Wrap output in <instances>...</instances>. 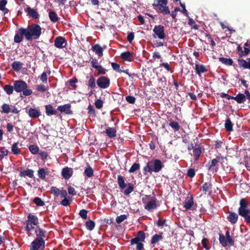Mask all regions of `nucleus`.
<instances>
[{"label": "nucleus", "mask_w": 250, "mask_h": 250, "mask_svg": "<svg viewBox=\"0 0 250 250\" xmlns=\"http://www.w3.org/2000/svg\"><path fill=\"white\" fill-rule=\"evenodd\" d=\"M248 62L243 59H239L238 61L239 65L244 68L250 69V58L248 59Z\"/></svg>", "instance_id": "393cba45"}, {"label": "nucleus", "mask_w": 250, "mask_h": 250, "mask_svg": "<svg viewBox=\"0 0 250 250\" xmlns=\"http://www.w3.org/2000/svg\"><path fill=\"white\" fill-rule=\"evenodd\" d=\"M66 44V40L62 37H58L55 40L54 45L58 48H63L65 47Z\"/></svg>", "instance_id": "2eb2a0df"}, {"label": "nucleus", "mask_w": 250, "mask_h": 250, "mask_svg": "<svg viewBox=\"0 0 250 250\" xmlns=\"http://www.w3.org/2000/svg\"><path fill=\"white\" fill-rule=\"evenodd\" d=\"M25 39L27 41L38 39L42 34V28L37 24H32L26 28Z\"/></svg>", "instance_id": "f257e3e1"}, {"label": "nucleus", "mask_w": 250, "mask_h": 250, "mask_svg": "<svg viewBox=\"0 0 250 250\" xmlns=\"http://www.w3.org/2000/svg\"><path fill=\"white\" fill-rule=\"evenodd\" d=\"M146 235L144 231H139L137 234V236L130 240L131 245H135L136 246L137 250H143L144 244L142 242L145 241Z\"/></svg>", "instance_id": "39448f33"}, {"label": "nucleus", "mask_w": 250, "mask_h": 250, "mask_svg": "<svg viewBox=\"0 0 250 250\" xmlns=\"http://www.w3.org/2000/svg\"><path fill=\"white\" fill-rule=\"evenodd\" d=\"M142 202L145 204L144 208L149 211H152L158 207L157 199L150 195H145L142 198Z\"/></svg>", "instance_id": "20e7f679"}, {"label": "nucleus", "mask_w": 250, "mask_h": 250, "mask_svg": "<svg viewBox=\"0 0 250 250\" xmlns=\"http://www.w3.org/2000/svg\"><path fill=\"white\" fill-rule=\"evenodd\" d=\"M7 3L6 0H0V10L2 11L4 14L8 12V9L5 8Z\"/></svg>", "instance_id": "e433bc0d"}, {"label": "nucleus", "mask_w": 250, "mask_h": 250, "mask_svg": "<svg viewBox=\"0 0 250 250\" xmlns=\"http://www.w3.org/2000/svg\"><path fill=\"white\" fill-rule=\"evenodd\" d=\"M219 60L222 63L227 65H231L233 63V61L232 59L229 58H225L223 57H220L219 58Z\"/></svg>", "instance_id": "a19ab883"}, {"label": "nucleus", "mask_w": 250, "mask_h": 250, "mask_svg": "<svg viewBox=\"0 0 250 250\" xmlns=\"http://www.w3.org/2000/svg\"><path fill=\"white\" fill-rule=\"evenodd\" d=\"M4 91L8 94L11 95L13 93L14 87L11 85H6L3 88Z\"/></svg>", "instance_id": "de8ad7c7"}, {"label": "nucleus", "mask_w": 250, "mask_h": 250, "mask_svg": "<svg viewBox=\"0 0 250 250\" xmlns=\"http://www.w3.org/2000/svg\"><path fill=\"white\" fill-rule=\"evenodd\" d=\"M87 211L85 209H83L80 210L79 212L80 216L84 219H86L87 218Z\"/></svg>", "instance_id": "e2e57ef3"}, {"label": "nucleus", "mask_w": 250, "mask_h": 250, "mask_svg": "<svg viewBox=\"0 0 250 250\" xmlns=\"http://www.w3.org/2000/svg\"><path fill=\"white\" fill-rule=\"evenodd\" d=\"M33 175L34 171L30 169L21 171L20 173V176L21 177H24L25 176H27L30 178H32L33 177Z\"/></svg>", "instance_id": "cd10ccee"}, {"label": "nucleus", "mask_w": 250, "mask_h": 250, "mask_svg": "<svg viewBox=\"0 0 250 250\" xmlns=\"http://www.w3.org/2000/svg\"><path fill=\"white\" fill-rule=\"evenodd\" d=\"M26 12L28 13V14L31 16L34 19H37L39 18V15L38 12L30 7H27L26 9Z\"/></svg>", "instance_id": "c85d7f7f"}, {"label": "nucleus", "mask_w": 250, "mask_h": 250, "mask_svg": "<svg viewBox=\"0 0 250 250\" xmlns=\"http://www.w3.org/2000/svg\"><path fill=\"white\" fill-rule=\"evenodd\" d=\"M195 70L196 73L200 75L201 73L206 72L208 70L203 65H200L199 64H196L195 66Z\"/></svg>", "instance_id": "a878e982"}, {"label": "nucleus", "mask_w": 250, "mask_h": 250, "mask_svg": "<svg viewBox=\"0 0 250 250\" xmlns=\"http://www.w3.org/2000/svg\"><path fill=\"white\" fill-rule=\"evenodd\" d=\"M45 112L47 116H50L54 115L57 114V110L54 109L51 104H48L45 105Z\"/></svg>", "instance_id": "b1692460"}, {"label": "nucleus", "mask_w": 250, "mask_h": 250, "mask_svg": "<svg viewBox=\"0 0 250 250\" xmlns=\"http://www.w3.org/2000/svg\"><path fill=\"white\" fill-rule=\"evenodd\" d=\"M95 105L98 109H101L103 106V102L100 99H98L95 102Z\"/></svg>", "instance_id": "680f3d73"}, {"label": "nucleus", "mask_w": 250, "mask_h": 250, "mask_svg": "<svg viewBox=\"0 0 250 250\" xmlns=\"http://www.w3.org/2000/svg\"><path fill=\"white\" fill-rule=\"evenodd\" d=\"M97 84L100 88L106 89L110 85V80L107 77L101 76L97 79Z\"/></svg>", "instance_id": "f8f14e48"}, {"label": "nucleus", "mask_w": 250, "mask_h": 250, "mask_svg": "<svg viewBox=\"0 0 250 250\" xmlns=\"http://www.w3.org/2000/svg\"><path fill=\"white\" fill-rule=\"evenodd\" d=\"M169 125L175 131H178L180 129V125L178 123L175 121H171L169 123Z\"/></svg>", "instance_id": "864d4df0"}, {"label": "nucleus", "mask_w": 250, "mask_h": 250, "mask_svg": "<svg viewBox=\"0 0 250 250\" xmlns=\"http://www.w3.org/2000/svg\"><path fill=\"white\" fill-rule=\"evenodd\" d=\"M72 201V199L71 197H68V198H64L61 202V204L63 206H69Z\"/></svg>", "instance_id": "3c124183"}, {"label": "nucleus", "mask_w": 250, "mask_h": 250, "mask_svg": "<svg viewBox=\"0 0 250 250\" xmlns=\"http://www.w3.org/2000/svg\"><path fill=\"white\" fill-rule=\"evenodd\" d=\"M111 66L114 70L118 71L119 72H122V70L120 69V66L119 64L115 62H112Z\"/></svg>", "instance_id": "0e129e2a"}, {"label": "nucleus", "mask_w": 250, "mask_h": 250, "mask_svg": "<svg viewBox=\"0 0 250 250\" xmlns=\"http://www.w3.org/2000/svg\"><path fill=\"white\" fill-rule=\"evenodd\" d=\"M29 248L30 250H44L45 248V241L36 238L31 242Z\"/></svg>", "instance_id": "6e6552de"}, {"label": "nucleus", "mask_w": 250, "mask_h": 250, "mask_svg": "<svg viewBox=\"0 0 250 250\" xmlns=\"http://www.w3.org/2000/svg\"><path fill=\"white\" fill-rule=\"evenodd\" d=\"M187 175L190 178H193L195 175V172L194 169L189 168L187 172Z\"/></svg>", "instance_id": "338daca9"}, {"label": "nucleus", "mask_w": 250, "mask_h": 250, "mask_svg": "<svg viewBox=\"0 0 250 250\" xmlns=\"http://www.w3.org/2000/svg\"><path fill=\"white\" fill-rule=\"evenodd\" d=\"M140 168V164L139 163H134L129 169L130 173H133Z\"/></svg>", "instance_id": "5fc2aeb1"}, {"label": "nucleus", "mask_w": 250, "mask_h": 250, "mask_svg": "<svg viewBox=\"0 0 250 250\" xmlns=\"http://www.w3.org/2000/svg\"><path fill=\"white\" fill-rule=\"evenodd\" d=\"M49 18L50 21L54 22H57L59 20L57 14L54 11H50L49 12Z\"/></svg>", "instance_id": "ea45409f"}, {"label": "nucleus", "mask_w": 250, "mask_h": 250, "mask_svg": "<svg viewBox=\"0 0 250 250\" xmlns=\"http://www.w3.org/2000/svg\"><path fill=\"white\" fill-rule=\"evenodd\" d=\"M225 129L227 131H231L233 130V125L229 118H227L225 124Z\"/></svg>", "instance_id": "c9c22d12"}, {"label": "nucleus", "mask_w": 250, "mask_h": 250, "mask_svg": "<svg viewBox=\"0 0 250 250\" xmlns=\"http://www.w3.org/2000/svg\"><path fill=\"white\" fill-rule=\"evenodd\" d=\"M211 188V185L208 183H205L202 186V189L205 192H207Z\"/></svg>", "instance_id": "052dcab7"}, {"label": "nucleus", "mask_w": 250, "mask_h": 250, "mask_svg": "<svg viewBox=\"0 0 250 250\" xmlns=\"http://www.w3.org/2000/svg\"><path fill=\"white\" fill-rule=\"evenodd\" d=\"M34 203L38 206H43L44 202L39 197H36L34 199Z\"/></svg>", "instance_id": "4d7b16f0"}, {"label": "nucleus", "mask_w": 250, "mask_h": 250, "mask_svg": "<svg viewBox=\"0 0 250 250\" xmlns=\"http://www.w3.org/2000/svg\"><path fill=\"white\" fill-rule=\"evenodd\" d=\"M51 74V71L49 69H47V70L43 72L41 76H40V80L42 82L44 83H46L47 82V77Z\"/></svg>", "instance_id": "c756f323"}, {"label": "nucleus", "mask_w": 250, "mask_h": 250, "mask_svg": "<svg viewBox=\"0 0 250 250\" xmlns=\"http://www.w3.org/2000/svg\"><path fill=\"white\" fill-rule=\"evenodd\" d=\"M162 239V235L161 234H155L153 236L151 240V243L155 244Z\"/></svg>", "instance_id": "a18cd8bd"}, {"label": "nucleus", "mask_w": 250, "mask_h": 250, "mask_svg": "<svg viewBox=\"0 0 250 250\" xmlns=\"http://www.w3.org/2000/svg\"><path fill=\"white\" fill-rule=\"evenodd\" d=\"M47 168H40L38 171V174L39 178L44 180L47 174Z\"/></svg>", "instance_id": "f704fd0d"}, {"label": "nucleus", "mask_w": 250, "mask_h": 250, "mask_svg": "<svg viewBox=\"0 0 250 250\" xmlns=\"http://www.w3.org/2000/svg\"><path fill=\"white\" fill-rule=\"evenodd\" d=\"M233 99L235 100L238 103H244L246 100V96L243 94L239 93L236 96L233 97Z\"/></svg>", "instance_id": "72a5a7b5"}, {"label": "nucleus", "mask_w": 250, "mask_h": 250, "mask_svg": "<svg viewBox=\"0 0 250 250\" xmlns=\"http://www.w3.org/2000/svg\"><path fill=\"white\" fill-rule=\"evenodd\" d=\"M192 148L193 149V154H191V155L194 157V160L196 161L199 159L204 148L200 146H195V147H192Z\"/></svg>", "instance_id": "f3484780"}, {"label": "nucleus", "mask_w": 250, "mask_h": 250, "mask_svg": "<svg viewBox=\"0 0 250 250\" xmlns=\"http://www.w3.org/2000/svg\"><path fill=\"white\" fill-rule=\"evenodd\" d=\"M25 29L24 28H20L14 36V42L16 43H20L23 41V37H25L26 35Z\"/></svg>", "instance_id": "4468645a"}, {"label": "nucleus", "mask_w": 250, "mask_h": 250, "mask_svg": "<svg viewBox=\"0 0 250 250\" xmlns=\"http://www.w3.org/2000/svg\"><path fill=\"white\" fill-rule=\"evenodd\" d=\"M25 230L27 232H30L35 229L34 226L37 227L39 224V219L36 215L30 213L27 216V219L25 221Z\"/></svg>", "instance_id": "423d86ee"}, {"label": "nucleus", "mask_w": 250, "mask_h": 250, "mask_svg": "<svg viewBox=\"0 0 250 250\" xmlns=\"http://www.w3.org/2000/svg\"><path fill=\"white\" fill-rule=\"evenodd\" d=\"M1 108L0 112L6 114L10 112L14 114H17L20 112V110L15 105L7 104H3L1 105Z\"/></svg>", "instance_id": "9b49d317"}, {"label": "nucleus", "mask_w": 250, "mask_h": 250, "mask_svg": "<svg viewBox=\"0 0 250 250\" xmlns=\"http://www.w3.org/2000/svg\"><path fill=\"white\" fill-rule=\"evenodd\" d=\"M11 151L14 154L18 155L20 153L21 150L18 147V143H15L12 145L11 147Z\"/></svg>", "instance_id": "79ce46f5"}, {"label": "nucleus", "mask_w": 250, "mask_h": 250, "mask_svg": "<svg viewBox=\"0 0 250 250\" xmlns=\"http://www.w3.org/2000/svg\"><path fill=\"white\" fill-rule=\"evenodd\" d=\"M105 132L110 138H113L116 136V130L114 128L108 127Z\"/></svg>", "instance_id": "7c9ffc66"}, {"label": "nucleus", "mask_w": 250, "mask_h": 250, "mask_svg": "<svg viewBox=\"0 0 250 250\" xmlns=\"http://www.w3.org/2000/svg\"><path fill=\"white\" fill-rule=\"evenodd\" d=\"M29 116L33 119L38 118L41 115L40 109L37 108H30L26 111Z\"/></svg>", "instance_id": "a211bd4d"}, {"label": "nucleus", "mask_w": 250, "mask_h": 250, "mask_svg": "<svg viewBox=\"0 0 250 250\" xmlns=\"http://www.w3.org/2000/svg\"><path fill=\"white\" fill-rule=\"evenodd\" d=\"M92 50L95 52V53L98 55L99 57H101L103 55V49L101 46L96 44L92 47Z\"/></svg>", "instance_id": "bb28decb"}, {"label": "nucleus", "mask_w": 250, "mask_h": 250, "mask_svg": "<svg viewBox=\"0 0 250 250\" xmlns=\"http://www.w3.org/2000/svg\"><path fill=\"white\" fill-rule=\"evenodd\" d=\"M164 167V165L159 159H154L148 161L146 165L143 168L145 173H158Z\"/></svg>", "instance_id": "f03ea898"}, {"label": "nucleus", "mask_w": 250, "mask_h": 250, "mask_svg": "<svg viewBox=\"0 0 250 250\" xmlns=\"http://www.w3.org/2000/svg\"><path fill=\"white\" fill-rule=\"evenodd\" d=\"M250 53V42H247L244 44V50L242 51L241 56H246Z\"/></svg>", "instance_id": "2f4dec72"}, {"label": "nucleus", "mask_w": 250, "mask_h": 250, "mask_svg": "<svg viewBox=\"0 0 250 250\" xmlns=\"http://www.w3.org/2000/svg\"><path fill=\"white\" fill-rule=\"evenodd\" d=\"M88 86L91 88H94L96 87L95 79L93 76L90 78Z\"/></svg>", "instance_id": "603ef678"}, {"label": "nucleus", "mask_w": 250, "mask_h": 250, "mask_svg": "<svg viewBox=\"0 0 250 250\" xmlns=\"http://www.w3.org/2000/svg\"><path fill=\"white\" fill-rule=\"evenodd\" d=\"M84 175L87 177H91L93 175V170L91 167L88 166L84 169Z\"/></svg>", "instance_id": "58836bf2"}, {"label": "nucleus", "mask_w": 250, "mask_h": 250, "mask_svg": "<svg viewBox=\"0 0 250 250\" xmlns=\"http://www.w3.org/2000/svg\"><path fill=\"white\" fill-rule=\"evenodd\" d=\"M57 110L61 113H64L66 114H72L70 104H65L63 105H60L58 107Z\"/></svg>", "instance_id": "6ab92c4d"}, {"label": "nucleus", "mask_w": 250, "mask_h": 250, "mask_svg": "<svg viewBox=\"0 0 250 250\" xmlns=\"http://www.w3.org/2000/svg\"><path fill=\"white\" fill-rule=\"evenodd\" d=\"M240 207L238 208L239 214L243 217L246 222L250 223V207L248 206V201L246 198H242L240 201Z\"/></svg>", "instance_id": "7ed1b4c3"}, {"label": "nucleus", "mask_w": 250, "mask_h": 250, "mask_svg": "<svg viewBox=\"0 0 250 250\" xmlns=\"http://www.w3.org/2000/svg\"><path fill=\"white\" fill-rule=\"evenodd\" d=\"M29 150L32 154H36L39 152V148L36 145H30L29 146Z\"/></svg>", "instance_id": "09e8293b"}, {"label": "nucleus", "mask_w": 250, "mask_h": 250, "mask_svg": "<svg viewBox=\"0 0 250 250\" xmlns=\"http://www.w3.org/2000/svg\"><path fill=\"white\" fill-rule=\"evenodd\" d=\"M35 234L36 235V238H38L41 240H44L46 237V231L40 228L39 226H37L36 228H35Z\"/></svg>", "instance_id": "dca6fc26"}, {"label": "nucleus", "mask_w": 250, "mask_h": 250, "mask_svg": "<svg viewBox=\"0 0 250 250\" xmlns=\"http://www.w3.org/2000/svg\"><path fill=\"white\" fill-rule=\"evenodd\" d=\"M154 34L152 36L154 38H158L161 40L164 39L166 35L164 26L162 25H155L153 29Z\"/></svg>", "instance_id": "0eeeda50"}, {"label": "nucleus", "mask_w": 250, "mask_h": 250, "mask_svg": "<svg viewBox=\"0 0 250 250\" xmlns=\"http://www.w3.org/2000/svg\"><path fill=\"white\" fill-rule=\"evenodd\" d=\"M208 240L207 238H204L202 240V244L203 247L207 250H209V248L208 246Z\"/></svg>", "instance_id": "69168bd1"}, {"label": "nucleus", "mask_w": 250, "mask_h": 250, "mask_svg": "<svg viewBox=\"0 0 250 250\" xmlns=\"http://www.w3.org/2000/svg\"><path fill=\"white\" fill-rule=\"evenodd\" d=\"M127 218V215L125 214L121 215L118 216L116 219V221L117 223L120 224L123 222Z\"/></svg>", "instance_id": "bf43d9fd"}, {"label": "nucleus", "mask_w": 250, "mask_h": 250, "mask_svg": "<svg viewBox=\"0 0 250 250\" xmlns=\"http://www.w3.org/2000/svg\"><path fill=\"white\" fill-rule=\"evenodd\" d=\"M127 102L130 104H134L135 102V98L133 96H128L125 98Z\"/></svg>", "instance_id": "774afa93"}, {"label": "nucleus", "mask_w": 250, "mask_h": 250, "mask_svg": "<svg viewBox=\"0 0 250 250\" xmlns=\"http://www.w3.org/2000/svg\"><path fill=\"white\" fill-rule=\"evenodd\" d=\"M36 89L40 92H44L48 89V87H46L43 84H38L36 85Z\"/></svg>", "instance_id": "6e6d98bb"}, {"label": "nucleus", "mask_w": 250, "mask_h": 250, "mask_svg": "<svg viewBox=\"0 0 250 250\" xmlns=\"http://www.w3.org/2000/svg\"><path fill=\"white\" fill-rule=\"evenodd\" d=\"M167 0H157L155 1L153 5L158 7L160 11L165 14H169L170 11L167 6Z\"/></svg>", "instance_id": "9d476101"}, {"label": "nucleus", "mask_w": 250, "mask_h": 250, "mask_svg": "<svg viewBox=\"0 0 250 250\" xmlns=\"http://www.w3.org/2000/svg\"><path fill=\"white\" fill-rule=\"evenodd\" d=\"M218 161L216 159H213L210 162H209L206 166L208 170L210 169L212 167H214L217 163Z\"/></svg>", "instance_id": "8fccbe9b"}, {"label": "nucleus", "mask_w": 250, "mask_h": 250, "mask_svg": "<svg viewBox=\"0 0 250 250\" xmlns=\"http://www.w3.org/2000/svg\"><path fill=\"white\" fill-rule=\"evenodd\" d=\"M227 220L232 224H235L238 220V215L234 212H229V214L227 217Z\"/></svg>", "instance_id": "412c9836"}, {"label": "nucleus", "mask_w": 250, "mask_h": 250, "mask_svg": "<svg viewBox=\"0 0 250 250\" xmlns=\"http://www.w3.org/2000/svg\"><path fill=\"white\" fill-rule=\"evenodd\" d=\"M73 174V170L72 168L66 167L63 168L62 171V177L65 179H68L70 178Z\"/></svg>", "instance_id": "4be33fe9"}, {"label": "nucleus", "mask_w": 250, "mask_h": 250, "mask_svg": "<svg viewBox=\"0 0 250 250\" xmlns=\"http://www.w3.org/2000/svg\"><path fill=\"white\" fill-rule=\"evenodd\" d=\"M60 190L59 188L55 187H52L51 188V192L56 196H59L60 195Z\"/></svg>", "instance_id": "13d9d810"}, {"label": "nucleus", "mask_w": 250, "mask_h": 250, "mask_svg": "<svg viewBox=\"0 0 250 250\" xmlns=\"http://www.w3.org/2000/svg\"><path fill=\"white\" fill-rule=\"evenodd\" d=\"M8 150L4 147H0V161L2 160L4 156H7Z\"/></svg>", "instance_id": "c03bdc74"}, {"label": "nucleus", "mask_w": 250, "mask_h": 250, "mask_svg": "<svg viewBox=\"0 0 250 250\" xmlns=\"http://www.w3.org/2000/svg\"><path fill=\"white\" fill-rule=\"evenodd\" d=\"M85 227L88 230L91 231L94 229L95 227V224L94 221L89 220L85 222Z\"/></svg>", "instance_id": "37998d69"}, {"label": "nucleus", "mask_w": 250, "mask_h": 250, "mask_svg": "<svg viewBox=\"0 0 250 250\" xmlns=\"http://www.w3.org/2000/svg\"><path fill=\"white\" fill-rule=\"evenodd\" d=\"M134 187L132 184L128 183L127 184V188L124 190V192L125 195H128L133 191Z\"/></svg>", "instance_id": "49530a36"}, {"label": "nucleus", "mask_w": 250, "mask_h": 250, "mask_svg": "<svg viewBox=\"0 0 250 250\" xmlns=\"http://www.w3.org/2000/svg\"><path fill=\"white\" fill-rule=\"evenodd\" d=\"M23 63L19 61H14L11 64V67L16 71H19L22 68Z\"/></svg>", "instance_id": "473e14b6"}, {"label": "nucleus", "mask_w": 250, "mask_h": 250, "mask_svg": "<svg viewBox=\"0 0 250 250\" xmlns=\"http://www.w3.org/2000/svg\"><path fill=\"white\" fill-rule=\"evenodd\" d=\"M27 83L23 81H16L14 83V90L17 92H21L27 88Z\"/></svg>", "instance_id": "ddd939ff"}, {"label": "nucleus", "mask_w": 250, "mask_h": 250, "mask_svg": "<svg viewBox=\"0 0 250 250\" xmlns=\"http://www.w3.org/2000/svg\"><path fill=\"white\" fill-rule=\"evenodd\" d=\"M194 202L193 198L191 197H188L186 198L185 200V204L184 207L187 210L195 209V208H193Z\"/></svg>", "instance_id": "aec40b11"}, {"label": "nucleus", "mask_w": 250, "mask_h": 250, "mask_svg": "<svg viewBox=\"0 0 250 250\" xmlns=\"http://www.w3.org/2000/svg\"><path fill=\"white\" fill-rule=\"evenodd\" d=\"M219 242L223 247H226L228 244L233 245L234 241L232 237L230 236L229 231L226 232V236L223 234H219Z\"/></svg>", "instance_id": "1a4fd4ad"}, {"label": "nucleus", "mask_w": 250, "mask_h": 250, "mask_svg": "<svg viewBox=\"0 0 250 250\" xmlns=\"http://www.w3.org/2000/svg\"><path fill=\"white\" fill-rule=\"evenodd\" d=\"M117 180L120 188L121 189H123L126 186L124 177L121 175H119L118 176Z\"/></svg>", "instance_id": "4c0bfd02"}, {"label": "nucleus", "mask_w": 250, "mask_h": 250, "mask_svg": "<svg viewBox=\"0 0 250 250\" xmlns=\"http://www.w3.org/2000/svg\"><path fill=\"white\" fill-rule=\"evenodd\" d=\"M121 57L124 60L128 61V62H131L134 59L132 53H131L129 51H126V52L122 53L121 55Z\"/></svg>", "instance_id": "5701e85b"}]
</instances>
